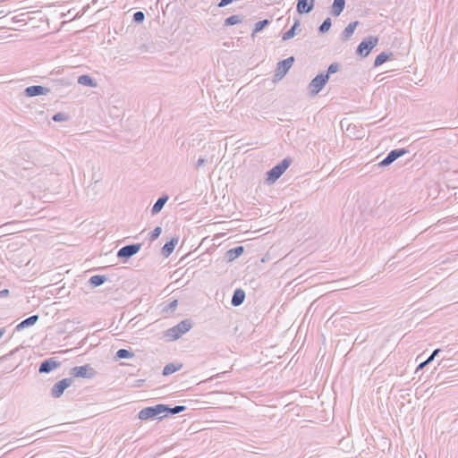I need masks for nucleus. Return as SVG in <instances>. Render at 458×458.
I'll return each mask as SVG.
<instances>
[{
	"instance_id": "nucleus-36",
	"label": "nucleus",
	"mask_w": 458,
	"mask_h": 458,
	"mask_svg": "<svg viewBox=\"0 0 458 458\" xmlns=\"http://www.w3.org/2000/svg\"><path fill=\"white\" fill-rule=\"evenodd\" d=\"M208 162V159L205 158V157H199L196 163V169H199L202 166H204L206 165V163Z\"/></svg>"
},
{
	"instance_id": "nucleus-15",
	"label": "nucleus",
	"mask_w": 458,
	"mask_h": 458,
	"mask_svg": "<svg viewBox=\"0 0 458 458\" xmlns=\"http://www.w3.org/2000/svg\"><path fill=\"white\" fill-rule=\"evenodd\" d=\"M38 318H39L38 315H32V316L25 318L21 322H20L16 326L15 330L16 331H21V330H22V329H24L26 327H31V326L35 325L38 322Z\"/></svg>"
},
{
	"instance_id": "nucleus-35",
	"label": "nucleus",
	"mask_w": 458,
	"mask_h": 458,
	"mask_svg": "<svg viewBox=\"0 0 458 458\" xmlns=\"http://www.w3.org/2000/svg\"><path fill=\"white\" fill-rule=\"evenodd\" d=\"M178 305V301L177 300H174L173 301H171L167 307L165 308V310H174L176 309Z\"/></svg>"
},
{
	"instance_id": "nucleus-2",
	"label": "nucleus",
	"mask_w": 458,
	"mask_h": 458,
	"mask_svg": "<svg viewBox=\"0 0 458 458\" xmlns=\"http://www.w3.org/2000/svg\"><path fill=\"white\" fill-rule=\"evenodd\" d=\"M291 163L292 159L290 157L284 158L280 163H278L273 168L267 171V181L269 183L275 182L286 171V169L290 166Z\"/></svg>"
},
{
	"instance_id": "nucleus-8",
	"label": "nucleus",
	"mask_w": 458,
	"mask_h": 458,
	"mask_svg": "<svg viewBox=\"0 0 458 458\" xmlns=\"http://www.w3.org/2000/svg\"><path fill=\"white\" fill-rule=\"evenodd\" d=\"M96 373V370L89 364L73 367L71 369V375L75 377L92 378Z\"/></svg>"
},
{
	"instance_id": "nucleus-17",
	"label": "nucleus",
	"mask_w": 458,
	"mask_h": 458,
	"mask_svg": "<svg viewBox=\"0 0 458 458\" xmlns=\"http://www.w3.org/2000/svg\"><path fill=\"white\" fill-rule=\"evenodd\" d=\"M358 25H359V21H357L350 22L345 27V29L344 30V31L341 34L342 40H344V41L348 40L352 36V34Z\"/></svg>"
},
{
	"instance_id": "nucleus-38",
	"label": "nucleus",
	"mask_w": 458,
	"mask_h": 458,
	"mask_svg": "<svg viewBox=\"0 0 458 458\" xmlns=\"http://www.w3.org/2000/svg\"><path fill=\"white\" fill-rule=\"evenodd\" d=\"M9 294V290L7 289H4L2 291H0V297H5Z\"/></svg>"
},
{
	"instance_id": "nucleus-33",
	"label": "nucleus",
	"mask_w": 458,
	"mask_h": 458,
	"mask_svg": "<svg viewBox=\"0 0 458 458\" xmlns=\"http://www.w3.org/2000/svg\"><path fill=\"white\" fill-rule=\"evenodd\" d=\"M339 69H340V64L338 63H333L328 66L327 72L325 74H328V76H329L330 74L337 72L339 71Z\"/></svg>"
},
{
	"instance_id": "nucleus-24",
	"label": "nucleus",
	"mask_w": 458,
	"mask_h": 458,
	"mask_svg": "<svg viewBox=\"0 0 458 458\" xmlns=\"http://www.w3.org/2000/svg\"><path fill=\"white\" fill-rule=\"evenodd\" d=\"M393 55H394V54L392 52H390V53H386V52L380 53L376 57V59L374 61V66L375 67H378V66L382 65L384 63H386L387 60H389Z\"/></svg>"
},
{
	"instance_id": "nucleus-31",
	"label": "nucleus",
	"mask_w": 458,
	"mask_h": 458,
	"mask_svg": "<svg viewBox=\"0 0 458 458\" xmlns=\"http://www.w3.org/2000/svg\"><path fill=\"white\" fill-rule=\"evenodd\" d=\"M69 116L62 112L56 113L53 115L52 119L55 122H64L67 121Z\"/></svg>"
},
{
	"instance_id": "nucleus-9",
	"label": "nucleus",
	"mask_w": 458,
	"mask_h": 458,
	"mask_svg": "<svg viewBox=\"0 0 458 458\" xmlns=\"http://www.w3.org/2000/svg\"><path fill=\"white\" fill-rule=\"evenodd\" d=\"M140 243L125 245L118 250L117 257L119 259H130L135 254H137L140 250Z\"/></svg>"
},
{
	"instance_id": "nucleus-22",
	"label": "nucleus",
	"mask_w": 458,
	"mask_h": 458,
	"mask_svg": "<svg viewBox=\"0 0 458 458\" xmlns=\"http://www.w3.org/2000/svg\"><path fill=\"white\" fill-rule=\"evenodd\" d=\"M182 368V363H168L166 364L162 374L164 376H169L178 370H180Z\"/></svg>"
},
{
	"instance_id": "nucleus-23",
	"label": "nucleus",
	"mask_w": 458,
	"mask_h": 458,
	"mask_svg": "<svg viewBox=\"0 0 458 458\" xmlns=\"http://www.w3.org/2000/svg\"><path fill=\"white\" fill-rule=\"evenodd\" d=\"M77 81L79 84L83 85V86L93 87V88L97 87L96 81L93 78H91L89 75H87V74L79 76Z\"/></svg>"
},
{
	"instance_id": "nucleus-11",
	"label": "nucleus",
	"mask_w": 458,
	"mask_h": 458,
	"mask_svg": "<svg viewBox=\"0 0 458 458\" xmlns=\"http://www.w3.org/2000/svg\"><path fill=\"white\" fill-rule=\"evenodd\" d=\"M50 92V89L41 85H33L27 87L23 93L28 98H33L37 96L47 95Z\"/></svg>"
},
{
	"instance_id": "nucleus-29",
	"label": "nucleus",
	"mask_w": 458,
	"mask_h": 458,
	"mask_svg": "<svg viewBox=\"0 0 458 458\" xmlns=\"http://www.w3.org/2000/svg\"><path fill=\"white\" fill-rule=\"evenodd\" d=\"M186 410V407L183 405H177L174 407H170L167 405V410L165 411V414H178L180 412H182Z\"/></svg>"
},
{
	"instance_id": "nucleus-32",
	"label": "nucleus",
	"mask_w": 458,
	"mask_h": 458,
	"mask_svg": "<svg viewBox=\"0 0 458 458\" xmlns=\"http://www.w3.org/2000/svg\"><path fill=\"white\" fill-rule=\"evenodd\" d=\"M161 233H162L161 227L160 226H157L153 231L150 232V233H149V241L153 242L156 239H157L159 237V235L161 234Z\"/></svg>"
},
{
	"instance_id": "nucleus-7",
	"label": "nucleus",
	"mask_w": 458,
	"mask_h": 458,
	"mask_svg": "<svg viewBox=\"0 0 458 458\" xmlns=\"http://www.w3.org/2000/svg\"><path fill=\"white\" fill-rule=\"evenodd\" d=\"M293 56H290L283 61L278 62L275 70V78L277 80L283 79L293 66Z\"/></svg>"
},
{
	"instance_id": "nucleus-25",
	"label": "nucleus",
	"mask_w": 458,
	"mask_h": 458,
	"mask_svg": "<svg viewBox=\"0 0 458 458\" xmlns=\"http://www.w3.org/2000/svg\"><path fill=\"white\" fill-rule=\"evenodd\" d=\"M243 21V16L239 14L232 15L225 20L224 25L225 26H233L236 24L242 23Z\"/></svg>"
},
{
	"instance_id": "nucleus-5",
	"label": "nucleus",
	"mask_w": 458,
	"mask_h": 458,
	"mask_svg": "<svg viewBox=\"0 0 458 458\" xmlns=\"http://www.w3.org/2000/svg\"><path fill=\"white\" fill-rule=\"evenodd\" d=\"M191 328V323L188 320H182L178 323L176 326L168 329L166 332V336L170 337L173 340H176L180 338L183 334L188 332Z\"/></svg>"
},
{
	"instance_id": "nucleus-27",
	"label": "nucleus",
	"mask_w": 458,
	"mask_h": 458,
	"mask_svg": "<svg viewBox=\"0 0 458 458\" xmlns=\"http://www.w3.org/2000/svg\"><path fill=\"white\" fill-rule=\"evenodd\" d=\"M134 357V353L126 349H119L115 353L116 359H130Z\"/></svg>"
},
{
	"instance_id": "nucleus-21",
	"label": "nucleus",
	"mask_w": 458,
	"mask_h": 458,
	"mask_svg": "<svg viewBox=\"0 0 458 458\" xmlns=\"http://www.w3.org/2000/svg\"><path fill=\"white\" fill-rule=\"evenodd\" d=\"M300 26V20L296 19L293 25L286 32L283 34L282 39L284 41L293 38L296 35V30Z\"/></svg>"
},
{
	"instance_id": "nucleus-30",
	"label": "nucleus",
	"mask_w": 458,
	"mask_h": 458,
	"mask_svg": "<svg viewBox=\"0 0 458 458\" xmlns=\"http://www.w3.org/2000/svg\"><path fill=\"white\" fill-rule=\"evenodd\" d=\"M332 21L330 18H327L322 24L318 27V32L324 34L329 30L331 28Z\"/></svg>"
},
{
	"instance_id": "nucleus-28",
	"label": "nucleus",
	"mask_w": 458,
	"mask_h": 458,
	"mask_svg": "<svg viewBox=\"0 0 458 458\" xmlns=\"http://www.w3.org/2000/svg\"><path fill=\"white\" fill-rule=\"evenodd\" d=\"M269 22L270 21L267 19L256 22L251 36L254 37L258 32L261 31L265 27H267Z\"/></svg>"
},
{
	"instance_id": "nucleus-4",
	"label": "nucleus",
	"mask_w": 458,
	"mask_h": 458,
	"mask_svg": "<svg viewBox=\"0 0 458 458\" xmlns=\"http://www.w3.org/2000/svg\"><path fill=\"white\" fill-rule=\"evenodd\" d=\"M329 80L328 74L321 72L318 74L309 84L308 89L311 96L318 95Z\"/></svg>"
},
{
	"instance_id": "nucleus-34",
	"label": "nucleus",
	"mask_w": 458,
	"mask_h": 458,
	"mask_svg": "<svg viewBox=\"0 0 458 458\" xmlns=\"http://www.w3.org/2000/svg\"><path fill=\"white\" fill-rule=\"evenodd\" d=\"M144 19H145V14L143 12L138 11V12L134 13V14H133V21L134 22L141 23V22H143Z\"/></svg>"
},
{
	"instance_id": "nucleus-10",
	"label": "nucleus",
	"mask_w": 458,
	"mask_h": 458,
	"mask_svg": "<svg viewBox=\"0 0 458 458\" xmlns=\"http://www.w3.org/2000/svg\"><path fill=\"white\" fill-rule=\"evenodd\" d=\"M408 151L405 148H395L391 150L387 156L380 161L377 165L378 166H387L391 165L394 161H395L397 158L403 157L404 154H406Z\"/></svg>"
},
{
	"instance_id": "nucleus-37",
	"label": "nucleus",
	"mask_w": 458,
	"mask_h": 458,
	"mask_svg": "<svg viewBox=\"0 0 458 458\" xmlns=\"http://www.w3.org/2000/svg\"><path fill=\"white\" fill-rule=\"evenodd\" d=\"M233 2V0H220V2L217 4V6L225 7Z\"/></svg>"
},
{
	"instance_id": "nucleus-41",
	"label": "nucleus",
	"mask_w": 458,
	"mask_h": 458,
	"mask_svg": "<svg viewBox=\"0 0 458 458\" xmlns=\"http://www.w3.org/2000/svg\"><path fill=\"white\" fill-rule=\"evenodd\" d=\"M435 358L430 355L425 361L427 362V364H429Z\"/></svg>"
},
{
	"instance_id": "nucleus-40",
	"label": "nucleus",
	"mask_w": 458,
	"mask_h": 458,
	"mask_svg": "<svg viewBox=\"0 0 458 458\" xmlns=\"http://www.w3.org/2000/svg\"><path fill=\"white\" fill-rule=\"evenodd\" d=\"M426 365H428V364H427V362H426V361H423V362H421V363L418 366L417 369H423Z\"/></svg>"
},
{
	"instance_id": "nucleus-13",
	"label": "nucleus",
	"mask_w": 458,
	"mask_h": 458,
	"mask_svg": "<svg viewBox=\"0 0 458 458\" xmlns=\"http://www.w3.org/2000/svg\"><path fill=\"white\" fill-rule=\"evenodd\" d=\"M314 8V0H298L296 9L301 14L309 13Z\"/></svg>"
},
{
	"instance_id": "nucleus-12",
	"label": "nucleus",
	"mask_w": 458,
	"mask_h": 458,
	"mask_svg": "<svg viewBox=\"0 0 458 458\" xmlns=\"http://www.w3.org/2000/svg\"><path fill=\"white\" fill-rule=\"evenodd\" d=\"M60 366L61 362L55 360L54 358H49L41 362L38 368V372L41 374H47Z\"/></svg>"
},
{
	"instance_id": "nucleus-3",
	"label": "nucleus",
	"mask_w": 458,
	"mask_h": 458,
	"mask_svg": "<svg viewBox=\"0 0 458 458\" xmlns=\"http://www.w3.org/2000/svg\"><path fill=\"white\" fill-rule=\"evenodd\" d=\"M377 43L378 38L377 37L369 36L359 44L356 54L361 57H367Z\"/></svg>"
},
{
	"instance_id": "nucleus-26",
	"label": "nucleus",
	"mask_w": 458,
	"mask_h": 458,
	"mask_svg": "<svg viewBox=\"0 0 458 458\" xmlns=\"http://www.w3.org/2000/svg\"><path fill=\"white\" fill-rule=\"evenodd\" d=\"M106 280L107 278L106 277V276L96 275L91 276L89 282L91 285L97 287L102 285Z\"/></svg>"
},
{
	"instance_id": "nucleus-1",
	"label": "nucleus",
	"mask_w": 458,
	"mask_h": 458,
	"mask_svg": "<svg viewBox=\"0 0 458 458\" xmlns=\"http://www.w3.org/2000/svg\"><path fill=\"white\" fill-rule=\"evenodd\" d=\"M167 410V404L159 403L155 406H148L140 411L138 417L141 420L148 419L159 418L162 419L161 414L165 413Z\"/></svg>"
},
{
	"instance_id": "nucleus-20",
	"label": "nucleus",
	"mask_w": 458,
	"mask_h": 458,
	"mask_svg": "<svg viewBox=\"0 0 458 458\" xmlns=\"http://www.w3.org/2000/svg\"><path fill=\"white\" fill-rule=\"evenodd\" d=\"M345 0H334L331 7V14L333 16H339L344 9Z\"/></svg>"
},
{
	"instance_id": "nucleus-14",
	"label": "nucleus",
	"mask_w": 458,
	"mask_h": 458,
	"mask_svg": "<svg viewBox=\"0 0 458 458\" xmlns=\"http://www.w3.org/2000/svg\"><path fill=\"white\" fill-rule=\"evenodd\" d=\"M245 292L242 290V289H236L234 292H233V297H232V300H231V303L233 306L234 307H238L240 305H242L245 300Z\"/></svg>"
},
{
	"instance_id": "nucleus-42",
	"label": "nucleus",
	"mask_w": 458,
	"mask_h": 458,
	"mask_svg": "<svg viewBox=\"0 0 458 458\" xmlns=\"http://www.w3.org/2000/svg\"><path fill=\"white\" fill-rule=\"evenodd\" d=\"M4 332H5V329L4 327L0 328V338L3 336Z\"/></svg>"
},
{
	"instance_id": "nucleus-6",
	"label": "nucleus",
	"mask_w": 458,
	"mask_h": 458,
	"mask_svg": "<svg viewBox=\"0 0 458 458\" xmlns=\"http://www.w3.org/2000/svg\"><path fill=\"white\" fill-rule=\"evenodd\" d=\"M73 383L72 377H66L56 382L50 390V394L53 398H59L63 395L65 389L72 386Z\"/></svg>"
},
{
	"instance_id": "nucleus-16",
	"label": "nucleus",
	"mask_w": 458,
	"mask_h": 458,
	"mask_svg": "<svg viewBox=\"0 0 458 458\" xmlns=\"http://www.w3.org/2000/svg\"><path fill=\"white\" fill-rule=\"evenodd\" d=\"M177 242V238H172L169 242H167L161 249L162 255L165 258L170 256L173 253Z\"/></svg>"
},
{
	"instance_id": "nucleus-39",
	"label": "nucleus",
	"mask_w": 458,
	"mask_h": 458,
	"mask_svg": "<svg viewBox=\"0 0 458 458\" xmlns=\"http://www.w3.org/2000/svg\"><path fill=\"white\" fill-rule=\"evenodd\" d=\"M440 352H441L440 349H436V350L433 351L431 355L435 358Z\"/></svg>"
},
{
	"instance_id": "nucleus-19",
	"label": "nucleus",
	"mask_w": 458,
	"mask_h": 458,
	"mask_svg": "<svg viewBox=\"0 0 458 458\" xmlns=\"http://www.w3.org/2000/svg\"><path fill=\"white\" fill-rule=\"evenodd\" d=\"M167 200H168L167 195H163V196L159 197L151 208V214L156 215V214L159 213L162 210L165 204L167 202Z\"/></svg>"
},
{
	"instance_id": "nucleus-18",
	"label": "nucleus",
	"mask_w": 458,
	"mask_h": 458,
	"mask_svg": "<svg viewBox=\"0 0 458 458\" xmlns=\"http://www.w3.org/2000/svg\"><path fill=\"white\" fill-rule=\"evenodd\" d=\"M244 251L243 246H237L233 249H230L225 253V258L228 261H233L238 257H240Z\"/></svg>"
}]
</instances>
